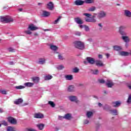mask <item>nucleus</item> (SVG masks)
I'll return each mask as SVG.
<instances>
[{"instance_id": "f257e3e1", "label": "nucleus", "mask_w": 131, "mask_h": 131, "mask_svg": "<svg viewBox=\"0 0 131 131\" xmlns=\"http://www.w3.org/2000/svg\"><path fill=\"white\" fill-rule=\"evenodd\" d=\"M0 21L1 22H3V23H10L11 22H13L14 19L12 17L7 15L5 16H1L0 17Z\"/></svg>"}, {"instance_id": "f03ea898", "label": "nucleus", "mask_w": 131, "mask_h": 131, "mask_svg": "<svg viewBox=\"0 0 131 131\" xmlns=\"http://www.w3.org/2000/svg\"><path fill=\"white\" fill-rule=\"evenodd\" d=\"M73 45L76 49H78L79 50H83L84 49V44L80 41H75L73 42Z\"/></svg>"}, {"instance_id": "7ed1b4c3", "label": "nucleus", "mask_w": 131, "mask_h": 131, "mask_svg": "<svg viewBox=\"0 0 131 131\" xmlns=\"http://www.w3.org/2000/svg\"><path fill=\"white\" fill-rule=\"evenodd\" d=\"M7 120L8 122H9V123H11V124H17V120L13 117H8L7 118Z\"/></svg>"}, {"instance_id": "20e7f679", "label": "nucleus", "mask_w": 131, "mask_h": 131, "mask_svg": "<svg viewBox=\"0 0 131 131\" xmlns=\"http://www.w3.org/2000/svg\"><path fill=\"white\" fill-rule=\"evenodd\" d=\"M126 28V27L125 26H120L119 27V32L120 34H121V35H126V33H125V32L123 31V30H124V29H125Z\"/></svg>"}, {"instance_id": "39448f33", "label": "nucleus", "mask_w": 131, "mask_h": 131, "mask_svg": "<svg viewBox=\"0 0 131 131\" xmlns=\"http://www.w3.org/2000/svg\"><path fill=\"white\" fill-rule=\"evenodd\" d=\"M86 60L87 62L91 64V65H94L95 63H96V61H95V59L93 58H92L91 57H88L86 58Z\"/></svg>"}, {"instance_id": "423d86ee", "label": "nucleus", "mask_w": 131, "mask_h": 131, "mask_svg": "<svg viewBox=\"0 0 131 131\" xmlns=\"http://www.w3.org/2000/svg\"><path fill=\"white\" fill-rule=\"evenodd\" d=\"M96 15L97 14H94V15L92 16V18H85V21L86 22H92L93 23H95L97 21V20L94 18H96Z\"/></svg>"}, {"instance_id": "0eeeda50", "label": "nucleus", "mask_w": 131, "mask_h": 131, "mask_svg": "<svg viewBox=\"0 0 131 131\" xmlns=\"http://www.w3.org/2000/svg\"><path fill=\"white\" fill-rule=\"evenodd\" d=\"M47 9L50 10V11H53L54 10V3L52 2H50L49 3L47 4Z\"/></svg>"}, {"instance_id": "6e6552de", "label": "nucleus", "mask_w": 131, "mask_h": 131, "mask_svg": "<svg viewBox=\"0 0 131 131\" xmlns=\"http://www.w3.org/2000/svg\"><path fill=\"white\" fill-rule=\"evenodd\" d=\"M29 30H31V31H34L35 30H37L38 29V28L34 26V25L33 24H31L29 25L28 27Z\"/></svg>"}, {"instance_id": "1a4fd4ad", "label": "nucleus", "mask_w": 131, "mask_h": 131, "mask_svg": "<svg viewBox=\"0 0 131 131\" xmlns=\"http://www.w3.org/2000/svg\"><path fill=\"white\" fill-rule=\"evenodd\" d=\"M104 17H106V13L104 11H100L98 14L97 18H99V19H101V18H104Z\"/></svg>"}, {"instance_id": "9d476101", "label": "nucleus", "mask_w": 131, "mask_h": 131, "mask_svg": "<svg viewBox=\"0 0 131 131\" xmlns=\"http://www.w3.org/2000/svg\"><path fill=\"white\" fill-rule=\"evenodd\" d=\"M84 4V2L81 0H76L74 2V5L76 6H82Z\"/></svg>"}, {"instance_id": "9b49d317", "label": "nucleus", "mask_w": 131, "mask_h": 131, "mask_svg": "<svg viewBox=\"0 0 131 131\" xmlns=\"http://www.w3.org/2000/svg\"><path fill=\"white\" fill-rule=\"evenodd\" d=\"M35 118H43V115L40 113H36L34 115Z\"/></svg>"}, {"instance_id": "f8f14e48", "label": "nucleus", "mask_w": 131, "mask_h": 131, "mask_svg": "<svg viewBox=\"0 0 131 131\" xmlns=\"http://www.w3.org/2000/svg\"><path fill=\"white\" fill-rule=\"evenodd\" d=\"M106 85H107V88H112V86L114 85V83L112 81L107 80V82L106 83Z\"/></svg>"}, {"instance_id": "ddd939ff", "label": "nucleus", "mask_w": 131, "mask_h": 131, "mask_svg": "<svg viewBox=\"0 0 131 131\" xmlns=\"http://www.w3.org/2000/svg\"><path fill=\"white\" fill-rule=\"evenodd\" d=\"M69 98L71 102H75L76 103H78V102L76 96H69Z\"/></svg>"}, {"instance_id": "4468645a", "label": "nucleus", "mask_w": 131, "mask_h": 131, "mask_svg": "<svg viewBox=\"0 0 131 131\" xmlns=\"http://www.w3.org/2000/svg\"><path fill=\"white\" fill-rule=\"evenodd\" d=\"M75 22H76L77 24H80V25H81V24H83V21H82V20H81L79 17L75 18Z\"/></svg>"}, {"instance_id": "2eb2a0df", "label": "nucleus", "mask_w": 131, "mask_h": 131, "mask_svg": "<svg viewBox=\"0 0 131 131\" xmlns=\"http://www.w3.org/2000/svg\"><path fill=\"white\" fill-rule=\"evenodd\" d=\"M46 58H39L38 61V64H40V65H43V64H46Z\"/></svg>"}, {"instance_id": "dca6fc26", "label": "nucleus", "mask_w": 131, "mask_h": 131, "mask_svg": "<svg viewBox=\"0 0 131 131\" xmlns=\"http://www.w3.org/2000/svg\"><path fill=\"white\" fill-rule=\"evenodd\" d=\"M21 103H23V99L22 98H19L14 101V104L15 105H19V104H21Z\"/></svg>"}, {"instance_id": "f3484780", "label": "nucleus", "mask_w": 131, "mask_h": 131, "mask_svg": "<svg viewBox=\"0 0 131 131\" xmlns=\"http://www.w3.org/2000/svg\"><path fill=\"white\" fill-rule=\"evenodd\" d=\"M112 104L113 105V107H115V108H116L117 107H119V106L121 105V102H120V101H115V102H113Z\"/></svg>"}, {"instance_id": "a211bd4d", "label": "nucleus", "mask_w": 131, "mask_h": 131, "mask_svg": "<svg viewBox=\"0 0 131 131\" xmlns=\"http://www.w3.org/2000/svg\"><path fill=\"white\" fill-rule=\"evenodd\" d=\"M50 15H51V13L47 11H43L42 13V16L43 17H49V16H50Z\"/></svg>"}, {"instance_id": "6ab92c4d", "label": "nucleus", "mask_w": 131, "mask_h": 131, "mask_svg": "<svg viewBox=\"0 0 131 131\" xmlns=\"http://www.w3.org/2000/svg\"><path fill=\"white\" fill-rule=\"evenodd\" d=\"M124 15H125V16H126V17H128V18L131 17V12H130V11H129L127 10H124Z\"/></svg>"}, {"instance_id": "aec40b11", "label": "nucleus", "mask_w": 131, "mask_h": 131, "mask_svg": "<svg viewBox=\"0 0 131 131\" xmlns=\"http://www.w3.org/2000/svg\"><path fill=\"white\" fill-rule=\"evenodd\" d=\"M72 118L71 114H67L63 116V119H67V120H70Z\"/></svg>"}, {"instance_id": "412c9836", "label": "nucleus", "mask_w": 131, "mask_h": 131, "mask_svg": "<svg viewBox=\"0 0 131 131\" xmlns=\"http://www.w3.org/2000/svg\"><path fill=\"white\" fill-rule=\"evenodd\" d=\"M96 66H99L100 67H102L104 66V64H103V62L101 60H96L95 61Z\"/></svg>"}, {"instance_id": "4be33fe9", "label": "nucleus", "mask_w": 131, "mask_h": 131, "mask_svg": "<svg viewBox=\"0 0 131 131\" xmlns=\"http://www.w3.org/2000/svg\"><path fill=\"white\" fill-rule=\"evenodd\" d=\"M121 38L125 42H128V41H129V38H128V36L123 35L121 37Z\"/></svg>"}, {"instance_id": "5701e85b", "label": "nucleus", "mask_w": 131, "mask_h": 131, "mask_svg": "<svg viewBox=\"0 0 131 131\" xmlns=\"http://www.w3.org/2000/svg\"><path fill=\"white\" fill-rule=\"evenodd\" d=\"M32 80L35 83H38V82H39V77H34L32 78Z\"/></svg>"}, {"instance_id": "b1692460", "label": "nucleus", "mask_w": 131, "mask_h": 131, "mask_svg": "<svg viewBox=\"0 0 131 131\" xmlns=\"http://www.w3.org/2000/svg\"><path fill=\"white\" fill-rule=\"evenodd\" d=\"M34 85V83L29 82L25 83L24 84L25 86H26L27 88H31Z\"/></svg>"}, {"instance_id": "393cba45", "label": "nucleus", "mask_w": 131, "mask_h": 131, "mask_svg": "<svg viewBox=\"0 0 131 131\" xmlns=\"http://www.w3.org/2000/svg\"><path fill=\"white\" fill-rule=\"evenodd\" d=\"M113 49L115 51H119L122 50V47L121 46H113Z\"/></svg>"}, {"instance_id": "a878e982", "label": "nucleus", "mask_w": 131, "mask_h": 131, "mask_svg": "<svg viewBox=\"0 0 131 131\" xmlns=\"http://www.w3.org/2000/svg\"><path fill=\"white\" fill-rule=\"evenodd\" d=\"M37 127H38L39 130H42L43 128H45V124H39L37 125Z\"/></svg>"}, {"instance_id": "bb28decb", "label": "nucleus", "mask_w": 131, "mask_h": 131, "mask_svg": "<svg viewBox=\"0 0 131 131\" xmlns=\"http://www.w3.org/2000/svg\"><path fill=\"white\" fill-rule=\"evenodd\" d=\"M53 78V76L51 75H47L44 77L45 80H50Z\"/></svg>"}, {"instance_id": "cd10ccee", "label": "nucleus", "mask_w": 131, "mask_h": 131, "mask_svg": "<svg viewBox=\"0 0 131 131\" xmlns=\"http://www.w3.org/2000/svg\"><path fill=\"white\" fill-rule=\"evenodd\" d=\"M65 78L67 80H72V79H73V76L71 75H67L65 76Z\"/></svg>"}, {"instance_id": "c85d7f7f", "label": "nucleus", "mask_w": 131, "mask_h": 131, "mask_svg": "<svg viewBox=\"0 0 131 131\" xmlns=\"http://www.w3.org/2000/svg\"><path fill=\"white\" fill-rule=\"evenodd\" d=\"M93 114H94L93 112L88 111L86 112V115L88 118H91V117H92V116H93Z\"/></svg>"}, {"instance_id": "c756f323", "label": "nucleus", "mask_w": 131, "mask_h": 131, "mask_svg": "<svg viewBox=\"0 0 131 131\" xmlns=\"http://www.w3.org/2000/svg\"><path fill=\"white\" fill-rule=\"evenodd\" d=\"M128 52L125 51H121V52H120V55L121 56H128Z\"/></svg>"}, {"instance_id": "7c9ffc66", "label": "nucleus", "mask_w": 131, "mask_h": 131, "mask_svg": "<svg viewBox=\"0 0 131 131\" xmlns=\"http://www.w3.org/2000/svg\"><path fill=\"white\" fill-rule=\"evenodd\" d=\"M68 92H74V86L70 85L68 88Z\"/></svg>"}, {"instance_id": "2f4dec72", "label": "nucleus", "mask_w": 131, "mask_h": 131, "mask_svg": "<svg viewBox=\"0 0 131 131\" xmlns=\"http://www.w3.org/2000/svg\"><path fill=\"white\" fill-rule=\"evenodd\" d=\"M96 10V7L92 6L89 8L88 10L89 12H95V10Z\"/></svg>"}, {"instance_id": "473e14b6", "label": "nucleus", "mask_w": 131, "mask_h": 131, "mask_svg": "<svg viewBox=\"0 0 131 131\" xmlns=\"http://www.w3.org/2000/svg\"><path fill=\"white\" fill-rule=\"evenodd\" d=\"M7 131H16V129H15V127L13 126H8L7 127Z\"/></svg>"}, {"instance_id": "72a5a7b5", "label": "nucleus", "mask_w": 131, "mask_h": 131, "mask_svg": "<svg viewBox=\"0 0 131 131\" xmlns=\"http://www.w3.org/2000/svg\"><path fill=\"white\" fill-rule=\"evenodd\" d=\"M50 49L53 51H57V50H58V47H57L56 46L51 45Z\"/></svg>"}, {"instance_id": "f704fd0d", "label": "nucleus", "mask_w": 131, "mask_h": 131, "mask_svg": "<svg viewBox=\"0 0 131 131\" xmlns=\"http://www.w3.org/2000/svg\"><path fill=\"white\" fill-rule=\"evenodd\" d=\"M48 104H49V105H50V106L52 107V108H54L55 106H56V104H55V103H54V102L51 101H49L48 102Z\"/></svg>"}, {"instance_id": "c9c22d12", "label": "nucleus", "mask_w": 131, "mask_h": 131, "mask_svg": "<svg viewBox=\"0 0 131 131\" xmlns=\"http://www.w3.org/2000/svg\"><path fill=\"white\" fill-rule=\"evenodd\" d=\"M85 4H94L95 3V0H85Z\"/></svg>"}, {"instance_id": "e433bc0d", "label": "nucleus", "mask_w": 131, "mask_h": 131, "mask_svg": "<svg viewBox=\"0 0 131 131\" xmlns=\"http://www.w3.org/2000/svg\"><path fill=\"white\" fill-rule=\"evenodd\" d=\"M15 89L16 90H22L23 89H25V86H23V85L16 86Z\"/></svg>"}, {"instance_id": "4c0bfd02", "label": "nucleus", "mask_w": 131, "mask_h": 131, "mask_svg": "<svg viewBox=\"0 0 131 131\" xmlns=\"http://www.w3.org/2000/svg\"><path fill=\"white\" fill-rule=\"evenodd\" d=\"M73 72L74 73H78V72H79V69H78V68H75L73 69Z\"/></svg>"}, {"instance_id": "58836bf2", "label": "nucleus", "mask_w": 131, "mask_h": 131, "mask_svg": "<svg viewBox=\"0 0 131 131\" xmlns=\"http://www.w3.org/2000/svg\"><path fill=\"white\" fill-rule=\"evenodd\" d=\"M93 74H94L95 75H97V74H98L99 73V70H91Z\"/></svg>"}, {"instance_id": "ea45409f", "label": "nucleus", "mask_w": 131, "mask_h": 131, "mask_svg": "<svg viewBox=\"0 0 131 131\" xmlns=\"http://www.w3.org/2000/svg\"><path fill=\"white\" fill-rule=\"evenodd\" d=\"M62 18V16H59L57 19L56 20H55L54 22V24H57V23H58L59 22V21H60V20H61Z\"/></svg>"}, {"instance_id": "a19ab883", "label": "nucleus", "mask_w": 131, "mask_h": 131, "mask_svg": "<svg viewBox=\"0 0 131 131\" xmlns=\"http://www.w3.org/2000/svg\"><path fill=\"white\" fill-rule=\"evenodd\" d=\"M111 112L113 115H117V110H111Z\"/></svg>"}, {"instance_id": "79ce46f5", "label": "nucleus", "mask_w": 131, "mask_h": 131, "mask_svg": "<svg viewBox=\"0 0 131 131\" xmlns=\"http://www.w3.org/2000/svg\"><path fill=\"white\" fill-rule=\"evenodd\" d=\"M0 93L2 94V95H7V91L5 90H0Z\"/></svg>"}, {"instance_id": "37998d69", "label": "nucleus", "mask_w": 131, "mask_h": 131, "mask_svg": "<svg viewBox=\"0 0 131 131\" xmlns=\"http://www.w3.org/2000/svg\"><path fill=\"white\" fill-rule=\"evenodd\" d=\"M1 125H4L5 126H7L8 123L6 121H2L1 123Z\"/></svg>"}, {"instance_id": "c03bdc74", "label": "nucleus", "mask_w": 131, "mask_h": 131, "mask_svg": "<svg viewBox=\"0 0 131 131\" xmlns=\"http://www.w3.org/2000/svg\"><path fill=\"white\" fill-rule=\"evenodd\" d=\"M127 103L128 104H130V103H131V95H129L128 99L127 100Z\"/></svg>"}, {"instance_id": "a18cd8bd", "label": "nucleus", "mask_w": 131, "mask_h": 131, "mask_svg": "<svg viewBox=\"0 0 131 131\" xmlns=\"http://www.w3.org/2000/svg\"><path fill=\"white\" fill-rule=\"evenodd\" d=\"M83 15L87 17V18H91V16H92V14L90 13H83Z\"/></svg>"}, {"instance_id": "49530a36", "label": "nucleus", "mask_w": 131, "mask_h": 131, "mask_svg": "<svg viewBox=\"0 0 131 131\" xmlns=\"http://www.w3.org/2000/svg\"><path fill=\"white\" fill-rule=\"evenodd\" d=\"M8 50L10 53H14V52H15V50L14 49L12 48H8Z\"/></svg>"}, {"instance_id": "de8ad7c7", "label": "nucleus", "mask_w": 131, "mask_h": 131, "mask_svg": "<svg viewBox=\"0 0 131 131\" xmlns=\"http://www.w3.org/2000/svg\"><path fill=\"white\" fill-rule=\"evenodd\" d=\"M57 69L58 70H62V69H64V66L60 65L57 67Z\"/></svg>"}, {"instance_id": "09e8293b", "label": "nucleus", "mask_w": 131, "mask_h": 131, "mask_svg": "<svg viewBox=\"0 0 131 131\" xmlns=\"http://www.w3.org/2000/svg\"><path fill=\"white\" fill-rule=\"evenodd\" d=\"M98 81L99 83H105V81L103 79L98 80Z\"/></svg>"}, {"instance_id": "8fccbe9b", "label": "nucleus", "mask_w": 131, "mask_h": 131, "mask_svg": "<svg viewBox=\"0 0 131 131\" xmlns=\"http://www.w3.org/2000/svg\"><path fill=\"white\" fill-rule=\"evenodd\" d=\"M85 31H90V28L88 26H84Z\"/></svg>"}, {"instance_id": "3c124183", "label": "nucleus", "mask_w": 131, "mask_h": 131, "mask_svg": "<svg viewBox=\"0 0 131 131\" xmlns=\"http://www.w3.org/2000/svg\"><path fill=\"white\" fill-rule=\"evenodd\" d=\"M25 33H26V34H31V33H32L30 30H28V31H25Z\"/></svg>"}, {"instance_id": "603ef678", "label": "nucleus", "mask_w": 131, "mask_h": 131, "mask_svg": "<svg viewBox=\"0 0 131 131\" xmlns=\"http://www.w3.org/2000/svg\"><path fill=\"white\" fill-rule=\"evenodd\" d=\"M58 57L59 60H63V56H62V55H61V54H58Z\"/></svg>"}, {"instance_id": "864d4df0", "label": "nucleus", "mask_w": 131, "mask_h": 131, "mask_svg": "<svg viewBox=\"0 0 131 131\" xmlns=\"http://www.w3.org/2000/svg\"><path fill=\"white\" fill-rule=\"evenodd\" d=\"M89 121L88 120H84L83 121V124H88V123H89Z\"/></svg>"}, {"instance_id": "5fc2aeb1", "label": "nucleus", "mask_w": 131, "mask_h": 131, "mask_svg": "<svg viewBox=\"0 0 131 131\" xmlns=\"http://www.w3.org/2000/svg\"><path fill=\"white\" fill-rule=\"evenodd\" d=\"M75 35H77V36H80V33L79 32H76L75 33Z\"/></svg>"}, {"instance_id": "6e6d98bb", "label": "nucleus", "mask_w": 131, "mask_h": 131, "mask_svg": "<svg viewBox=\"0 0 131 131\" xmlns=\"http://www.w3.org/2000/svg\"><path fill=\"white\" fill-rule=\"evenodd\" d=\"M98 26H99V27H101V28L99 29V30H101L103 27V26H102V24H98Z\"/></svg>"}, {"instance_id": "4d7b16f0", "label": "nucleus", "mask_w": 131, "mask_h": 131, "mask_svg": "<svg viewBox=\"0 0 131 131\" xmlns=\"http://www.w3.org/2000/svg\"><path fill=\"white\" fill-rule=\"evenodd\" d=\"M98 58L99 59H102L103 58V56L101 54L98 55Z\"/></svg>"}, {"instance_id": "13d9d810", "label": "nucleus", "mask_w": 131, "mask_h": 131, "mask_svg": "<svg viewBox=\"0 0 131 131\" xmlns=\"http://www.w3.org/2000/svg\"><path fill=\"white\" fill-rule=\"evenodd\" d=\"M63 117H63V116H59L58 117V118H59V119L60 120H61V119H63V118H64Z\"/></svg>"}, {"instance_id": "bf43d9fd", "label": "nucleus", "mask_w": 131, "mask_h": 131, "mask_svg": "<svg viewBox=\"0 0 131 131\" xmlns=\"http://www.w3.org/2000/svg\"><path fill=\"white\" fill-rule=\"evenodd\" d=\"M105 56H106V57L107 58H109V57H110V54L107 53V54H105Z\"/></svg>"}, {"instance_id": "052dcab7", "label": "nucleus", "mask_w": 131, "mask_h": 131, "mask_svg": "<svg viewBox=\"0 0 131 131\" xmlns=\"http://www.w3.org/2000/svg\"><path fill=\"white\" fill-rule=\"evenodd\" d=\"M98 106H99V107H102V104L101 103H98Z\"/></svg>"}, {"instance_id": "680f3d73", "label": "nucleus", "mask_w": 131, "mask_h": 131, "mask_svg": "<svg viewBox=\"0 0 131 131\" xmlns=\"http://www.w3.org/2000/svg\"><path fill=\"white\" fill-rule=\"evenodd\" d=\"M79 27H80V28H83V27H84V26H83V25H80L79 26Z\"/></svg>"}, {"instance_id": "e2e57ef3", "label": "nucleus", "mask_w": 131, "mask_h": 131, "mask_svg": "<svg viewBox=\"0 0 131 131\" xmlns=\"http://www.w3.org/2000/svg\"><path fill=\"white\" fill-rule=\"evenodd\" d=\"M43 31H50V29H43Z\"/></svg>"}, {"instance_id": "0e129e2a", "label": "nucleus", "mask_w": 131, "mask_h": 131, "mask_svg": "<svg viewBox=\"0 0 131 131\" xmlns=\"http://www.w3.org/2000/svg\"><path fill=\"white\" fill-rule=\"evenodd\" d=\"M4 111H3V109L0 108V113H3Z\"/></svg>"}, {"instance_id": "69168bd1", "label": "nucleus", "mask_w": 131, "mask_h": 131, "mask_svg": "<svg viewBox=\"0 0 131 131\" xmlns=\"http://www.w3.org/2000/svg\"><path fill=\"white\" fill-rule=\"evenodd\" d=\"M103 93H104V94L105 95H107V91H106V90H104V91H103Z\"/></svg>"}, {"instance_id": "338daca9", "label": "nucleus", "mask_w": 131, "mask_h": 131, "mask_svg": "<svg viewBox=\"0 0 131 131\" xmlns=\"http://www.w3.org/2000/svg\"><path fill=\"white\" fill-rule=\"evenodd\" d=\"M41 5H42V3H38V6H41Z\"/></svg>"}, {"instance_id": "774afa93", "label": "nucleus", "mask_w": 131, "mask_h": 131, "mask_svg": "<svg viewBox=\"0 0 131 131\" xmlns=\"http://www.w3.org/2000/svg\"><path fill=\"white\" fill-rule=\"evenodd\" d=\"M23 9H22V8H20V9H18V10L19 11V12H22V10H23Z\"/></svg>"}]
</instances>
